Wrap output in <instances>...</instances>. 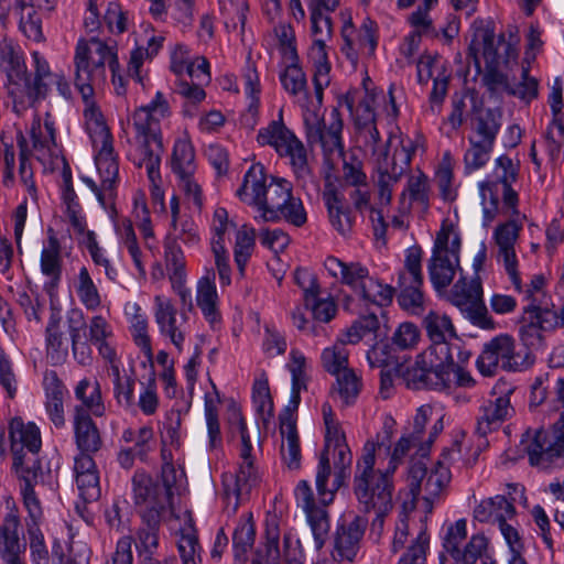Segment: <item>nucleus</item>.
<instances>
[{"instance_id": "nucleus-1", "label": "nucleus", "mask_w": 564, "mask_h": 564, "mask_svg": "<svg viewBox=\"0 0 564 564\" xmlns=\"http://www.w3.org/2000/svg\"><path fill=\"white\" fill-rule=\"evenodd\" d=\"M422 325L431 345L405 370L403 378L408 388L449 392L457 387H473L474 378L462 367L469 360L470 352L464 348L452 318L440 311H430Z\"/></svg>"}, {"instance_id": "nucleus-2", "label": "nucleus", "mask_w": 564, "mask_h": 564, "mask_svg": "<svg viewBox=\"0 0 564 564\" xmlns=\"http://www.w3.org/2000/svg\"><path fill=\"white\" fill-rule=\"evenodd\" d=\"M170 104L163 93L156 91L153 99L130 116L133 139L130 141L128 160L138 169H144L150 182L152 203L165 212L164 191L160 173L163 142L161 121L170 117Z\"/></svg>"}, {"instance_id": "nucleus-3", "label": "nucleus", "mask_w": 564, "mask_h": 564, "mask_svg": "<svg viewBox=\"0 0 564 564\" xmlns=\"http://www.w3.org/2000/svg\"><path fill=\"white\" fill-rule=\"evenodd\" d=\"M238 198L254 209L253 219L260 223H286L302 227L307 215L301 198L293 195L292 184L285 178L268 176L261 163H253L245 173L237 189Z\"/></svg>"}, {"instance_id": "nucleus-4", "label": "nucleus", "mask_w": 564, "mask_h": 564, "mask_svg": "<svg viewBox=\"0 0 564 564\" xmlns=\"http://www.w3.org/2000/svg\"><path fill=\"white\" fill-rule=\"evenodd\" d=\"M314 67L313 83L315 100H306L302 104V115L305 126L306 139L310 145L321 147L325 156L343 154V119L338 108H333L328 122H325L319 113L323 91L329 85L330 63L328 61L326 42L313 40L307 53Z\"/></svg>"}, {"instance_id": "nucleus-5", "label": "nucleus", "mask_w": 564, "mask_h": 564, "mask_svg": "<svg viewBox=\"0 0 564 564\" xmlns=\"http://www.w3.org/2000/svg\"><path fill=\"white\" fill-rule=\"evenodd\" d=\"M381 444L369 440L364 444L354 476V494L365 512H389L392 509V474L376 470V449Z\"/></svg>"}, {"instance_id": "nucleus-6", "label": "nucleus", "mask_w": 564, "mask_h": 564, "mask_svg": "<svg viewBox=\"0 0 564 564\" xmlns=\"http://www.w3.org/2000/svg\"><path fill=\"white\" fill-rule=\"evenodd\" d=\"M327 273L341 285L347 286L365 305L389 306L394 296V288L370 273L367 265L359 261L345 262L328 256L324 261Z\"/></svg>"}, {"instance_id": "nucleus-7", "label": "nucleus", "mask_w": 564, "mask_h": 564, "mask_svg": "<svg viewBox=\"0 0 564 564\" xmlns=\"http://www.w3.org/2000/svg\"><path fill=\"white\" fill-rule=\"evenodd\" d=\"M118 50L115 41L96 36L80 39L74 55L75 86L80 95L94 94L96 86L107 80V67H117Z\"/></svg>"}, {"instance_id": "nucleus-8", "label": "nucleus", "mask_w": 564, "mask_h": 564, "mask_svg": "<svg viewBox=\"0 0 564 564\" xmlns=\"http://www.w3.org/2000/svg\"><path fill=\"white\" fill-rule=\"evenodd\" d=\"M519 169V161L514 162L506 154L500 155L495 160L494 180L479 184L485 227H488L496 219L499 212V196L495 191L498 184L502 185L503 206H518L519 198L517 192L512 188V184L518 180Z\"/></svg>"}, {"instance_id": "nucleus-9", "label": "nucleus", "mask_w": 564, "mask_h": 564, "mask_svg": "<svg viewBox=\"0 0 564 564\" xmlns=\"http://www.w3.org/2000/svg\"><path fill=\"white\" fill-rule=\"evenodd\" d=\"M459 237L449 226L443 225L427 265L430 280L437 293L447 289L459 269Z\"/></svg>"}, {"instance_id": "nucleus-10", "label": "nucleus", "mask_w": 564, "mask_h": 564, "mask_svg": "<svg viewBox=\"0 0 564 564\" xmlns=\"http://www.w3.org/2000/svg\"><path fill=\"white\" fill-rule=\"evenodd\" d=\"M33 75L25 68L21 84L11 86V109L18 116H23L35 101L45 98L57 74L51 70L48 62L36 51L32 53Z\"/></svg>"}, {"instance_id": "nucleus-11", "label": "nucleus", "mask_w": 564, "mask_h": 564, "mask_svg": "<svg viewBox=\"0 0 564 564\" xmlns=\"http://www.w3.org/2000/svg\"><path fill=\"white\" fill-rule=\"evenodd\" d=\"M509 219L500 223L492 232V240L497 248V262L500 263L512 285L520 288L519 260L516 245L523 229L527 216L521 214L518 206L505 207Z\"/></svg>"}, {"instance_id": "nucleus-12", "label": "nucleus", "mask_w": 564, "mask_h": 564, "mask_svg": "<svg viewBox=\"0 0 564 564\" xmlns=\"http://www.w3.org/2000/svg\"><path fill=\"white\" fill-rule=\"evenodd\" d=\"M257 140L261 145H271L281 156L290 159L297 178L311 176L307 154L303 143L283 123L282 117L259 130Z\"/></svg>"}, {"instance_id": "nucleus-13", "label": "nucleus", "mask_w": 564, "mask_h": 564, "mask_svg": "<svg viewBox=\"0 0 564 564\" xmlns=\"http://www.w3.org/2000/svg\"><path fill=\"white\" fill-rule=\"evenodd\" d=\"M132 496L143 521L153 523L160 517H166L171 510L172 491L170 486L161 485L142 470L132 477Z\"/></svg>"}, {"instance_id": "nucleus-14", "label": "nucleus", "mask_w": 564, "mask_h": 564, "mask_svg": "<svg viewBox=\"0 0 564 564\" xmlns=\"http://www.w3.org/2000/svg\"><path fill=\"white\" fill-rule=\"evenodd\" d=\"M0 508L3 509L0 520V560L3 564H26V542L14 498L3 495L0 499Z\"/></svg>"}, {"instance_id": "nucleus-15", "label": "nucleus", "mask_w": 564, "mask_h": 564, "mask_svg": "<svg viewBox=\"0 0 564 564\" xmlns=\"http://www.w3.org/2000/svg\"><path fill=\"white\" fill-rule=\"evenodd\" d=\"M564 416L557 417L552 425V433L539 430H528L521 440V446L527 453L532 466L546 469L564 453Z\"/></svg>"}, {"instance_id": "nucleus-16", "label": "nucleus", "mask_w": 564, "mask_h": 564, "mask_svg": "<svg viewBox=\"0 0 564 564\" xmlns=\"http://www.w3.org/2000/svg\"><path fill=\"white\" fill-rule=\"evenodd\" d=\"M412 159L411 141L408 144L403 140L394 145L390 156L387 152L378 159L376 166L375 186L377 200L380 207L389 206L392 200L393 187L400 182Z\"/></svg>"}, {"instance_id": "nucleus-17", "label": "nucleus", "mask_w": 564, "mask_h": 564, "mask_svg": "<svg viewBox=\"0 0 564 564\" xmlns=\"http://www.w3.org/2000/svg\"><path fill=\"white\" fill-rule=\"evenodd\" d=\"M13 468L17 471L37 469L41 466L34 455L41 449L42 437L39 426L33 422H24L14 417L9 425Z\"/></svg>"}, {"instance_id": "nucleus-18", "label": "nucleus", "mask_w": 564, "mask_h": 564, "mask_svg": "<svg viewBox=\"0 0 564 564\" xmlns=\"http://www.w3.org/2000/svg\"><path fill=\"white\" fill-rule=\"evenodd\" d=\"M383 102V111L387 117L394 120L399 115L394 96V86L389 87L388 94L368 95L359 102L356 109V127L359 135L365 140L366 145L370 147L373 153H377L380 142V133L376 126L375 106Z\"/></svg>"}, {"instance_id": "nucleus-19", "label": "nucleus", "mask_w": 564, "mask_h": 564, "mask_svg": "<svg viewBox=\"0 0 564 564\" xmlns=\"http://www.w3.org/2000/svg\"><path fill=\"white\" fill-rule=\"evenodd\" d=\"M523 365L524 358L509 335H499L485 344L477 359V368L486 377L494 376L498 369L518 371Z\"/></svg>"}, {"instance_id": "nucleus-20", "label": "nucleus", "mask_w": 564, "mask_h": 564, "mask_svg": "<svg viewBox=\"0 0 564 564\" xmlns=\"http://www.w3.org/2000/svg\"><path fill=\"white\" fill-rule=\"evenodd\" d=\"M421 259L420 248L409 249L404 268L399 273L398 302L403 310L413 315H419L424 310V295L421 290L423 285Z\"/></svg>"}, {"instance_id": "nucleus-21", "label": "nucleus", "mask_w": 564, "mask_h": 564, "mask_svg": "<svg viewBox=\"0 0 564 564\" xmlns=\"http://www.w3.org/2000/svg\"><path fill=\"white\" fill-rule=\"evenodd\" d=\"M235 229L237 230L238 228L234 220L229 218L228 212L224 207L215 208L210 221L209 246L221 288L231 284V267L227 240L230 231Z\"/></svg>"}, {"instance_id": "nucleus-22", "label": "nucleus", "mask_w": 564, "mask_h": 564, "mask_svg": "<svg viewBox=\"0 0 564 564\" xmlns=\"http://www.w3.org/2000/svg\"><path fill=\"white\" fill-rule=\"evenodd\" d=\"M153 315L162 336L181 350L189 333L188 316L185 311L177 312L172 300L163 294L153 299Z\"/></svg>"}, {"instance_id": "nucleus-23", "label": "nucleus", "mask_w": 564, "mask_h": 564, "mask_svg": "<svg viewBox=\"0 0 564 564\" xmlns=\"http://www.w3.org/2000/svg\"><path fill=\"white\" fill-rule=\"evenodd\" d=\"M469 52L477 63L481 56L486 66H497L501 62L508 63L518 56L516 44L506 42L502 34L496 36L489 28H478L474 32Z\"/></svg>"}, {"instance_id": "nucleus-24", "label": "nucleus", "mask_w": 564, "mask_h": 564, "mask_svg": "<svg viewBox=\"0 0 564 564\" xmlns=\"http://www.w3.org/2000/svg\"><path fill=\"white\" fill-rule=\"evenodd\" d=\"M496 389L491 398L480 404L476 414L475 433L482 438L499 430L514 412L510 401L513 390L509 388L498 394Z\"/></svg>"}, {"instance_id": "nucleus-25", "label": "nucleus", "mask_w": 564, "mask_h": 564, "mask_svg": "<svg viewBox=\"0 0 564 564\" xmlns=\"http://www.w3.org/2000/svg\"><path fill=\"white\" fill-rule=\"evenodd\" d=\"M323 419L325 424V446L321 453L317 469H316V489L322 495L326 496V499H330L329 494L325 491V481H327L332 475V468L329 463V454L333 446L347 443L345 432L341 429L340 423L335 417L332 406L328 403H324L322 406Z\"/></svg>"}, {"instance_id": "nucleus-26", "label": "nucleus", "mask_w": 564, "mask_h": 564, "mask_svg": "<svg viewBox=\"0 0 564 564\" xmlns=\"http://www.w3.org/2000/svg\"><path fill=\"white\" fill-rule=\"evenodd\" d=\"M294 497L299 507L303 509L311 525L316 550H321L328 536L329 520L326 510L317 506L314 492L307 480H301L294 488Z\"/></svg>"}, {"instance_id": "nucleus-27", "label": "nucleus", "mask_w": 564, "mask_h": 564, "mask_svg": "<svg viewBox=\"0 0 564 564\" xmlns=\"http://www.w3.org/2000/svg\"><path fill=\"white\" fill-rule=\"evenodd\" d=\"M29 137L32 142V148H29L30 155H34L44 165H51L54 159H58L59 150L55 139V122L48 112L45 113L43 123L37 115L34 116Z\"/></svg>"}, {"instance_id": "nucleus-28", "label": "nucleus", "mask_w": 564, "mask_h": 564, "mask_svg": "<svg viewBox=\"0 0 564 564\" xmlns=\"http://www.w3.org/2000/svg\"><path fill=\"white\" fill-rule=\"evenodd\" d=\"M482 82L492 94L508 93L527 102L538 96V82L529 76L528 69L524 67L521 72V80L517 84H511L507 75L498 70L497 66L487 65Z\"/></svg>"}, {"instance_id": "nucleus-29", "label": "nucleus", "mask_w": 564, "mask_h": 564, "mask_svg": "<svg viewBox=\"0 0 564 564\" xmlns=\"http://www.w3.org/2000/svg\"><path fill=\"white\" fill-rule=\"evenodd\" d=\"M341 37L344 41L341 52L354 67L357 66L359 55L371 57L375 54L377 37L372 22L364 23L357 31L352 25L351 18L348 17L341 28Z\"/></svg>"}, {"instance_id": "nucleus-30", "label": "nucleus", "mask_w": 564, "mask_h": 564, "mask_svg": "<svg viewBox=\"0 0 564 564\" xmlns=\"http://www.w3.org/2000/svg\"><path fill=\"white\" fill-rule=\"evenodd\" d=\"M323 200L334 230L343 237H348L356 224V212L347 203L344 191L337 185L328 183L323 192Z\"/></svg>"}, {"instance_id": "nucleus-31", "label": "nucleus", "mask_w": 564, "mask_h": 564, "mask_svg": "<svg viewBox=\"0 0 564 564\" xmlns=\"http://www.w3.org/2000/svg\"><path fill=\"white\" fill-rule=\"evenodd\" d=\"M258 476L253 463H240L237 474H227L223 477L225 511L236 513L239 505L249 495L257 484Z\"/></svg>"}, {"instance_id": "nucleus-32", "label": "nucleus", "mask_w": 564, "mask_h": 564, "mask_svg": "<svg viewBox=\"0 0 564 564\" xmlns=\"http://www.w3.org/2000/svg\"><path fill=\"white\" fill-rule=\"evenodd\" d=\"M459 455L460 446L456 443L443 453V460L437 462L434 468L430 470L429 477L425 479V492L422 498L426 512L432 511L434 502L441 499L449 484L451 473L446 464L455 460Z\"/></svg>"}, {"instance_id": "nucleus-33", "label": "nucleus", "mask_w": 564, "mask_h": 564, "mask_svg": "<svg viewBox=\"0 0 564 564\" xmlns=\"http://www.w3.org/2000/svg\"><path fill=\"white\" fill-rule=\"evenodd\" d=\"M368 520L361 516H354L350 521L340 524L336 532L334 557L339 561L352 563L360 549Z\"/></svg>"}, {"instance_id": "nucleus-34", "label": "nucleus", "mask_w": 564, "mask_h": 564, "mask_svg": "<svg viewBox=\"0 0 564 564\" xmlns=\"http://www.w3.org/2000/svg\"><path fill=\"white\" fill-rule=\"evenodd\" d=\"M195 301L210 327L213 329L219 328L221 325V314L215 274L213 272L203 275L197 281Z\"/></svg>"}, {"instance_id": "nucleus-35", "label": "nucleus", "mask_w": 564, "mask_h": 564, "mask_svg": "<svg viewBox=\"0 0 564 564\" xmlns=\"http://www.w3.org/2000/svg\"><path fill=\"white\" fill-rule=\"evenodd\" d=\"M73 429L76 446L79 453L94 454L102 446L100 432L91 419L80 408L73 409Z\"/></svg>"}, {"instance_id": "nucleus-36", "label": "nucleus", "mask_w": 564, "mask_h": 564, "mask_svg": "<svg viewBox=\"0 0 564 564\" xmlns=\"http://www.w3.org/2000/svg\"><path fill=\"white\" fill-rule=\"evenodd\" d=\"M43 388L45 391V411L55 427L65 426L64 395L65 386L53 370L46 371L43 378Z\"/></svg>"}, {"instance_id": "nucleus-37", "label": "nucleus", "mask_w": 564, "mask_h": 564, "mask_svg": "<svg viewBox=\"0 0 564 564\" xmlns=\"http://www.w3.org/2000/svg\"><path fill=\"white\" fill-rule=\"evenodd\" d=\"M333 456L334 460V479L328 486V480L325 481V491L329 494L330 499H326V496L317 491L319 502L324 506H328L333 502L335 494L341 486L345 485L346 479L350 476V469L352 464V453L347 443L333 446L329 456Z\"/></svg>"}, {"instance_id": "nucleus-38", "label": "nucleus", "mask_w": 564, "mask_h": 564, "mask_svg": "<svg viewBox=\"0 0 564 564\" xmlns=\"http://www.w3.org/2000/svg\"><path fill=\"white\" fill-rule=\"evenodd\" d=\"M26 65L22 52L12 42L3 40L0 42V70L6 74L4 84L7 96L11 102L12 84H21L24 78Z\"/></svg>"}, {"instance_id": "nucleus-39", "label": "nucleus", "mask_w": 564, "mask_h": 564, "mask_svg": "<svg viewBox=\"0 0 564 564\" xmlns=\"http://www.w3.org/2000/svg\"><path fill=\"white\" fill-rule=\"evenodd\" d=\"M41 470L28 469L17 471L18 477L21 480L20 491L23 499V506L26 510L25 528H40L43 521V510L41 502L36 497L33 484L36 481Z\"/></svg>"}, {"instance_id": "nucleus-40", "label": "nucleus", "mask_w": 564, "mask_h": 564, "mask_svg": "<svg viewBox=\"0 0 564 564\" xmlns=\"http://www.w3.org/2000/svg\"><path fill=\"white\" fill-rule=\"evenodd\" d=\"M281 456L290 469L301 466V446L296 430V422L290 412L280 416Z\"/></svg>"}, {"instance_id": "nucleus-41", "label": "nucleus", "mask_w": 564, "mask_h": 564, "mask_svg": "<svg viewBox=\"0 0 564 564\" xmlns=\"http://www.w3.org/2000/svg\"><path fill=\"white\" fill-rule=\"evenodd\" d=\"M93 96L94 94H87V97L82 95L84 102L83 116L85 120V128L89 134L93 145H99L101 143L113 141V139L106 119Z\"/></svg>"}, {"instance_id": "nucleus-42", "label": "nucleus", "mask_w": 564, "mask_h": 564, "mask_svg": "<svg viewBox=\"0 0 564 564\" xmlns=\"http://www.w3.org/2000/svg\"><path fill=\"white\" fill-rule=\"evenodd\" d=\"M13 13L18 20L20 32L35 43L45 40L42 25V17L36 7L26 0H15Z\"/></svg>"}, {"instance_id": "nucleus-43", "label": "nucleus", "mask_w": 564, "mask_h": 564, "mask_svg": "<svg viewBox=\"0 0 564 564\" xmlns=\"http://www.w3.org/2000/svg\"><path fill=\"white\" fill-rule=\"evenodd\" d=\"M516 516V508L507 496L497 495L482 499L474 508V518L479 522L498 523V525Z\"/></svg>"}, {"instance_id": "nucleus-44", "label": "nucleus", "mask_w": 564, "mask_h": 564, "mask_svg": "<svg viewBox=\"0 0 564 564\" xmlns=\"http://www.w3.org/2000/svg\"><path fill=\"white\" fill-rule=\"evenodd\" d=\"M431 445L432 435L426 438H421L420 435H415L413 433L403 435L395 444L386 470L388 474L393 475L406 455L424 458L429 454Z\"/></svg>"}, {"instance_id": "nucleus-45", "label": "nucleus", "mask_w": 564, "mask_h": 564, "mask_svg": "<svg viewBox=\"0 0 564 564\" xmlns=\"http://www.w3.org/2000/svg\"><path fill=\"white\" fill-rule=\"evenodd\" d=\"M431 445L432 435L426 438H421L420 435H415L413 433L403 435L395 444L386 470L388 474L393 475L406 455L424 458L429 454Z\"/></svg>"}, {"instance_id": "nucleus-46", "label": "nucleus", "mask_w": 564, "mask_h": 564, "mask_svg": "<svg viewBox=\"0 0 564 564\" xmlns=\"http://www.w3.org/2000/svg\"><path fill=\"white\" fill-rule=\"evenodd\" d=\"M75 398L80 404L74 408H82L85 413L100 417L106 412V406L101 395V389L97 379L90 380L89 378H83L78 381L74 389Z\"/></svg>"}, {"instance_id": "nucleus-47", "label": "nucleus", "mask_w": 564, "mask_h": 564, "mask_svg": "<svg viewBox=\"0 0 564 564\" xmlns=\"http://www.w3.org/2000/svg\"><path fill=\"white\" fill-rule=\"evenodd\" d=\"M93 147L99 176L104 181L106 189L115 191L119 178V162L113 149V141Z\"/></svg>"}, {"instance_id": "nucleus-48", "label": "nucleus", "mask_w": 564, "mask_h": 564, "mask_svg": "<svg viewBox=\"0 0 564 564\" xmlns=\"http://www.w3.org/2000/svg\"><path fill=\"white\" fill-rule=\"evenodd\" d=\"M69 336L74 359L82 366L90 365L93 350L86 335V322L82 312H74L69 318Z\"/></svg>"}, {"instance_id": "nucleus-49", "label": "nucleus", "mask_w": 564, "mask_h": 564, "mask_svg": "<svg viewBox=\"0 0 564 564\" xmlns=\"http://www.w3.org/2000/svg\"><path fill=\"white\" fill-rule=\"evenodd\" d=\"M286 367L292 377V389L288 410L291 408L296 410L301 402V391L307 388L308 375L306 357L300 350L293 348L290 351V361Z\"/></svg>"}, {"instance_id": "nucleus-50", "label": "nucleus", "mask_w": 564, "mask_h": 564, "mask_svg": "<svg viewBox=\"0 0 564 564\" xmlns=\"http://www.w3.org/2000/svg\"><path fill=\"white\" fill-rule=\"evenodd\" d=\"M61 245L54 235H50L41 252V272L47 278L51 286H55L62 276Z\"/></svg>"}, {"instance_id": "nucleus-51", "label": "nucleus", "mask_w": 564, "mask_h": 564, "mask_svg": "<svg viewBox=\"0 0 564 564\" xmlns=\"http://www.w3.org/2000/svg\"><path fill=\"white\" fill-rule=\"evenodd\" d=\"M481 295L482 288L479 279L467 280L466 278H460L451 290L448 301L462 311H465L475 306L481 300Z\"/></svg>"}, {"instance_id": "nucleus-52", "label": "nucleus", "mask_w": 564, "mask_h": 564, "mask_svg": "<svg viewBox=\"0 0 564 564\" xmlns=\"http://www.w3.org/2000/svg\"><path fill=\"white\" fill-rule=\"evenodd\" d=\"M564 121L561 117H554L550 122L543 139V148L547 155V164L551 169L558 166L563 160Z\"/></svg>"}, {"instance_id": "nucleus-53", "label": "nucleus", "mask_w": 564, "mask_h": 564, "mask_svg": "<svg viewBox=\"0 0 564 564\" xmlns=\"http://www.w3.org/2000/svg\"><path fill=\"white\" fill-rule=\"evenodd\" d=\"M256 248V230L254 228L242 225L236 230L234 258L238 269V274L243 278L246 267Z\"/></svg>"}, {"instance_id": "nucleus-54", "label": "nucleus", "mask_w": 564, "mask_h": 564, "mask_svg": "<svg viewBox=\"0 0 564 564\" xmlns=\"http://www.w3.org/2000/svg\"><path fill=\"white\" fill-rule=\"evenodd\" d=\"M131 312L130 332L134 344L142 350L149 361L153 359L151 338L148 333V317L139 304L128 306Z\"/></svg>"}, {"instance_id": "nucleus-55", "label": "nucleus", "mask_w": 564, "mask_h": 564, "mask_svg": "<svg viewBox=\"0 0 564 564\" xmlns=\"http://www.w3.org/2000/svg\"><path fill=\"white\" fill-rule=\"evenodd\" d=\"M74 288L79 302L87 311L96 312L101 307L100 292L86 267L79 269Z\"/></svg>"}, {"instance_id": "nucleus-56", "label": "nucleus", "mask_w": 564, "mask_h": 564, "mask_svg": "<svg viewBox=\"0 0 564 564\" xmlns=\"http://www.w3.org/2000/svg\"><path fill=\"white\" fill-rule=\"evenodd\" d=\"M171 167L177 177L194 175L195 151L189 140L177 139L173 147Z\"/></svg>"}, {"instance_id": "nucleus-57", "label": "nucleus", "mask_w": 564, "mask_h": 564, "mask_svg": "<svg viewBox=\"0 0 564 564\" xmlns=\"http://www.w3.org/2000/svg\"><path fill=\"white\" fill-rule=\"evenodd\" d=\"M280 530L275 516L268 518L265 528L264 551H258L251 564H280V551L278 547Z\"/></svg>"}, {"instance_id": "nucleus-58", "label": "nucleus", "mask_w": 564, "mask_h": 564, "mask_svg": "<svg viewBox=\"0 0 564 564\" xmlns=\"http://www.w3.org/2000/svg\"><path fill=\"white\" fill-rule=\"evenodd\" d=\"M500 127L501 112L498 109L474 107L470 118V130L473 132L497 138Z\"/></svg>"}, {"instance_id": "nucleus-59", "label": "nucleus", "mask_w": 564, "mask_h": 564, "mask_svg": "<svg viewBox=\"0 0 564 564\" xmlns=\"http://www.w3.org/2000/svg\"><path fill=\"white\" fill-rule=\"evenodd\" d=\"M322 367L328 373L335 376L343 372L349 367V351L343 341L336 339V341L323 349L321 354Z\"/></svg>"}, {"instance_id": "nucleus-60", "label": "nucleus", "mask_w": 564, "mask_h": 564, "mask_svg": "<svg viewBox=\"0 0 564 564\" xmlns=\"http://www.w3.org/2000/svg\"><path fill=\"white\" fill-rule=\"evenodd\" d=\"M178 243L183 242L186 246H196L200 241L198 226L189 216H183L177 219L171 220V229L165 237L164 241Z\"/></svg>"}, {"instance_id": "nucleus-61", "label": "nucleus", "mask_w": 564, "mask_h": 564, "mask_svg": "<svg viewBox=\"0 0 564 564\" xmlns=\"http://www.w3.org/2000/svg\"><path fill=\"white\" fill-rule=\"evenodd\" d=\"M336 382L333 387L334 393L338 395L345 404H351L356 401L362 387L361 378L350 368L335 375Z\"/></svg>"}, {"instance_id": "nucleus-62", "label": "nucleus", "mask_w": 564, "mask_h": 564, "mask_svg": "<svg viewBox=\"0 0 564 564\" xmlns=\"http://www.w3.org/2000/svg\"><path fill=\"white\" fill-rule=\"evenodd\" d=\"M379 327L378 316L373 313L367 314L355 321L337 339L345 345H356L367 335L376 334Z\"/></svg>"}, {"instance_id": "nucleus-63", "label": "nucleus", "mask_w": 564, "mask_h": 564, "mask_svg": "<svg viewBox=\"0 0 564 564\" xmlns=\"http://www.w3.org/2000/svg\"><path fill=\"white\" fill-rule=\"evenodd\" d=\"M254 525L251 513H247L232 534V544L235 550V557L238 561L243 562L246 558V554L249 549H251L254 542Z\"/></svg>"}, {"instance_id": "nucleus-64", "label": "nucleus", "mask_w": 564, "mask_h": 564, "mask_svg": "<svg viewBox=\"0 0 564 564\" xmlns=\"http://www.w3.org/2000/svg\"><path fill=\"white\" fill-rule=\"evenodd\" d=\"M429 550L430 536L426 530L421 527L397 564H426Z\"/></svg>"}]
</instances>
